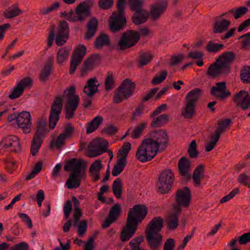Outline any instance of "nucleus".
I'll use <instances>...</instances> for the list:
<instances>
[{"label":"nucleus","mask_w":250,"mask_h":250,"mask_svg":"<svg viewBox=\"0 0 250 250\" xmlns=\"http://www.w3.org/2000/svg\"><path fill=\"white\" fill-rule=\"evenodd\" d=\"M145 105L143 103H140L135 110L132 112V119L137 120L143 114L144 110Z\"/></svg>","instance_id":"13d9d810"},{"label":"nucleus","mask_w":250,"mask_h":250,"mask_svg":"<svg viewBox=\"0 0 250 250\" xmlns=\"http://www.w3.org/2000/svg\"><path fill=\"white\" fill-rule=\"evenodd\" d=\"M90 15V7L84 2L79 4L75 9V12L71 10L69 13L61 12V17L71 22H83Z\"/></svg>","instance_id":"423d86ee"},{"label":"nucleus","mask_w":250,"mask_h":250,"mask_svg":"<svg viewBox=\"0 0 250 250\" xmlns=\"http://www.w3.org/2000/svg\"><path fill=\"white\" fill-rule=\"evenodd\" d=\"M104 119L101 116L95 117L88 124L86 129L87 134L92 133L95 131L103 122Z\"/></svg>","instance_id":"79ce46f5"},{"label":"nucleus","mask_w":250,"mask_h":250,"mask_svg":"<svg viewBox=\"0 0 250 250\" xmlns=\"http://www.w3.org/2000/svg\"><path fill=\"white\" fill-rule=\"evenodd\" d=\"M125 3V0H118L117 10L114 12L110 17L109 28L113 32L123 30L126 26L124 10Z\"/></svg>","instance_id":"39448f33"},{"label":"nucleus","mask_w":250,"mask_h":250,"mask_svg":"<svg viewBox=\"0 0 250 250\" xmlns=\"http://www.w3.org/2000/svg\"><path fill=\"white\" fill-rule=\"evenodd\" d=\"M223 66L224 65H221V63H217L216 61L209 66L207 75L213 78H216L221 73H228L229 72L225 70Z\"/></svg>","instance_id":"7c9ffc66"},{"label":"nucleus","mask_w":250,"mask_h":250,"mask_svg":"<svg viewBox=\"0 0 250 250\" xmlns=\"http://www.w3.org/2000/svg\"><path fill=\"white\" fill-rule=\"evenodd\" d=\"M168 121V115L167 114H162L157 117L152 121L150 126L153 128L162 126Z\"/></svg>","instance_id":"c03bdc74"},{"label":"nucleus","mask_w":250,"mask_h":250,"mask_svg":"<svg viewBox=\"0 0 250 250\" xmlns=\"http://www.w3.org/2000/svg\"><path fill=\"white\" fill-rule=\"evenodd\" d=\"M164 224L163 218L160 216L153 218L146 229V239L151 250H157L160 245L162 236L159 233Z\"/></svg>","instance_id":"7ed1b4c3"},{"label":"nucleus","mask_w":250,"mask_h":250,"mask_svg":"<svg viewBox=\"0 0 250 250\" xmlns=\"http://www.w3.org/2000/svg\"><path fill=\"white\" fill-rule=\"evenodd\" d=\"M128 98L129 97H126V94L122 89H120V87L115 91V95L113 97L114 103L119 104Z\"/></svg>","instance_id":"603ef678"},{"label":"nucleus","mask_w":250,"mask_h":250,"mask_svg":"<svg viewBox=\"0 0 250 250\" xmlns=\"http://www.w3.org/2000/svg\"><path fill=\"white\" fill-rule=\"evenodd\" d=\"M148 138L158 149L161 150H164L166 148L168 142V135L164 129L150 132Z\"/></svg>","instance_id":"dca6fc26"},{"label":"nucleus","mask_w":250,"mask_h":250,"mask_svg":"<svg viewBox=\"0 0 250 250\" xmlns=\"http://www.w3.org/2000/svg\"><path fill=\"white\" fill-rule=\"evenodd\" d=\"M224 48V45L222 43H215L212 41H209L206 46L208 52L217 53Z\"/></svg>","instance_id":"a18cd8bd"},{"label":"nucleus","mask_w":250,"mask_h":250,"mask_svg":"<svg viewBox=\"0 0 250 250\" xmlns=\"http://www.w3.org/2000/svg\"><path fill=\"white\" fill-rule=\"evenodd\" d=\"M134 11L135 12L132 16V21L135 25L143 24L147 21L149 18L148 11L144 8Z\"/></svg>","instance_id":"bb28decb"},{"label":"nucleus","mask_w":250,"mask_h":250,"mask_svg":"<svg viewBox=\"0 0 250 250\" xmlns=\"http://www.w3.org/2000/svg\"><path fill=\"white\" fill-rule=\"evenodd\" d=\"M120 89H122L126 94V97L129 98L132 95L135 88V83L131 81L129 79H125L119 86Z\"/></svg>","instance_id":"f704fd0d"},{"label":"nucleus","mask_w":250,"mask_h":250,"mask_svg":"<svg viewBox=\"0 0 250 250\" xmlns=\"http://www.w3.org/2000/svg\"><path fill=\"white\" fill-rule=\"evenodd\" d=\"M167 0H158L150 5L149 16L152 21H158L165 13L167 7Z\"/></svg>","instance_id":"f3484780"},{"label":"nucleus","mask_w":250,"mask_h":250,"mask_svg":"<svg viewBox=\"0 0 250 250\" xmlns=\"http://www.w3.org/2000/svg\"><path fill=\"white\" fill-rule=\"evenodd\" d=\"M69 31L68 23L65 21H61L58 27L56 35L69 36Z\"/></svg>","instance_id":"5fc2aeb1"},{"label":"nucleus","mask_w":250,"mask_h":250,"mask_svg":"<svg viewBox=\"0 0 250 250\" xmlns=\"http://www.w3.org/2000/svg\"><path fill=\"white\" fill-rule=\"evenodd\" d=\"M126 165V161L118 159L116 165L113 168L112 175L113 176H117L119 175L123 171Z\"/></svg>","instance_id":"8fccbe9b"},{"label":"nucleus","mask_w":250,"mask_h":250,"mask_svg":"<svg viewBox=\"0 0 250 250\" xmlns=\"http://www.w3.org/2000/svg\"><path fill=\"white\" fill-rule=\"evenodd\" d=\"M100 61L98 55H92L87 58L83 62V66L81 69L82 75H84L87 71L93 69L94 66Z\"/></svg>","instance_id":"c756f323"},{"label":"nucleus","mask_w":250,"mask_h":250,"mask_svg":"<svg viewBox=\"0 0 250 250\" xmlns=\"http://www.w3.org/2000/svg\"><path fill=\"white\" fill-rule=\"evenodd\" d=\"M130 149V143L128 142L124 143L118 152L117 157L118 159L126 162V157Z\"/></svg>","instance_id":"49530a36"},{"label":"nucleus","mask_w":250,"mask_h":250,"mask_svg":"<svg viewBox=\"0 0 250 250\" xmlns=\"http://www.w3.org/2000/svg\"><path fill=\"white\" fill-rule=\"evenodd\" d=\"M22 13L21 10L19 8L17 4L12 5L8 10L3 13L4 17L7 19H11L18 16Z\"/></svg>","instance_id":"37998d69"},{"label":"nucleus","mask_w":250,"mask_h":250,"mask_svg":"<svg viewBox=\"0 0 250 250\" xmlns=\"http://www.w3.org/2000/svg\"><path fill=\"white\" fill-rule=\"evenodd\" d=\"M202 92L201 89L195 88L187 93L185 99L184 107L181 111V115L184 118L189 119L193 117L195 113L196 104Z\"/></svg>","instance_id":"20e7f679"},{"label":"nucleus","mask_w":250,"mask_h":250,"mask_svg":"<svg viewBox=\"0 0 250 250\" xmlns=\"http://www.w3.org/2000/svg\"><path fill=\"white\" fill-rule=\"evenodd\" d=\"M105 89L109 91L114 87V79L112 73L108 72L105 81Z\"/></svg>","instance_id":"4d7b16f0"},{"label":"nucleus","mask_w":250,"mask_h":250,"mask_svg":"<svg viewBox=\"0 0 250 250\" xmlns=\"http://www.w3.org/2000/svg\"><path fill=\"white\" fill-rule=\"evenodd\" d=\"M0 149L16 153L20 152L21 148L19 138L14 135L4 137L0 142Z\"/></svg>","instance_id":"a211bd4d"},{"label":"nucleus","mask_w":250,"mask_h":250,"mask_svg":"<svg viewBox=\"0 0 250 250\" xmlns=\"http://www.w3.org/2000/svg\"><path fill=\"white\" fill-rule=\"evenodd\" d=\"M175 242L173 238H169L166 241L163 247L164 250H174Z\"/></svg>","instance_id":"774afa93"},{"label":"nucleus","mask_w":250,"mask_h":250,"mask_svg":"<svg viewBox=\"0 0 250 250\" xmlns=\"http://www.w3.org/2000/svg\"><path fill=\"white\" fill-rule=\"evenodd\" d=\"M122 209L120 204H116L112 206L109 210L108 215L102 224L103 229L108 228L111 224L116 222L121 213Z\"/></svg>","instance_id":"412c9836"},{"label":"nucleus","mask_w":250,"mask_h":250,"mask_svg":"<svg viewBox=\"0 0 250 250\" xmlns=\"http://www.w3.org/2000/svg\"><path fill=\"white\" fill-rule=\"evenodd\" d=\"M137 227V225L126 220V225L121 232V240L122 242L129 240L135 233Z\"/></svg>","instance_id":"393cba45"},{"label":"nucleus","mask_w":250,"mask_h":250,"mask_svg":"<svg viewBox=\"0 0 250 250\" xmlns=\"http://www.w3.org/2000/svg\"><path fill=\"white\" fill-rule=\"evenodd\" d=\"M191 199V191L188 187L178 189L175 194V204L173 207V210L181 213L182 207L188 208L189 206Z\"/></svg>","instance_id":"1a4fd4ad"},{"label":"nucleus","mask_w":250,"mask_h":250,"mask_svg":"<svg viewBox=\"0 0 250 250\" xmlns=\"http://www.w3.org/2000/svg\"><path fill=\"white\" fill-rule=\"evenodd\" d=\"M174 179V174L170 169L162 171L157 183V187L159 192L165 194L170 190Z\"/></svg>","instance_id":"9b49d317"},{"label":"nucleus","mask_w":250,"mask_h":250,"mask_svg":"<svg viewBox=\"0 0 250 250\" xmlns=\"http://www.w3.org/2000/svg\"><path fill=\"white\" fill-rule=\"evenodd\" d=\"M180 214V213L175 211L167 216L166 221L168 229L174 230L177 228L179 224L178 216Z\"/></svg>","instance_id":"e433bc0d"},{"label":"nucleus","mask_w":250,"mask_h":250,"mask_svg":"<svg viewBox=\"0 0 250 250\" xmlns=\"http://www.w3.org/2000/svg\"><path fill=\"white\" fill-rule=\"evenodd\" d=\"M167 73L166 70H163L161 72V75L159 76L155 77L151 81V83L153 85H157L163 82L167 77Z\"/></svg>","instance_id":"052dcab7"},{"label":"nucleus","mask_w":250,"mask_h":250,"mask_svg":"<svg viewBox=\"0 0 250 250\" xmlns=\"http://www.w3.org/2000/svg\"><path fill=\"white\" fill-rule=\"evenodd\" d=\"M190 165V161L186 157H182L178 162L179 174L186 180H189L191 178Z\"/></svg>","instance_id":"b1692460"},{"label":"nucleus","mask_w":250,"mask_h":250,"mask_svg":"<svg viewBox=\"0 0 250 250\" xmlns=\"http://www.w3.org/2000/svg\"><path fill=\"white\" fill-rule=\"evenodd\" d=\"M237 242L240 245H246L250 242V232L245 233L238 237L232 239L228 245L231 248V250H240L239 249L234 248Z\"/></svg>","instance_id":"72a5a7b5"},{"label":"nucleus","mask_w":250,"mask_h":250,"mask_svg":"<svg viewBox=\"0 0 250 250\" xmlns=\"http://www.w3.org/2000/svg\"><path fill=\"white\" fill-rule=\"evenodd\" d=\"M85 54L86 47L83 45H80L75 50L70 61L69 73L71 75L74 73Z\"/></svg>","instance_id":"6ab92c4d"},{"label":"nucleus","mask_w":250,"mask_h":250,"mask_svg":"<svg viewBox=\"0 0 250 250\" xmlns=\"http://www.w3.org/2000/svg\"><path fill=\"white\" fill-rule=\"evenodd\" d=\"M237 182L242 186L250 188V176L245 173H242L238 176Z\"/></svg>","instance_id":"6e6d98bb"},{"label":"nucleus","mask_w":250,"mask_h":250,"mask_svg":"<svg viewBox=\"0 0 250 250\" xmlns=\"http://www.w3.org/2000/svg\"><path fill=\"white\" fill-rule=\"evenodd\" d=\"M46 127L45 119H41L38 122V128L32 141L30 151L33 156L36 154L41 147L45 136Z\"/></svg>","instance_id":"6e6552de"},{"label":"nucleus","mask_w":250,"mask_h":250,"mask_svg":"<svg viewBox=\"0 0 250 250\" xmlns=\"http://www.w3.org/2000/svg\"><path fill=\"white\" fill-rule=\"evenodd\" d=\"M147 212L148 209L145 205H135L129 209L126 220L138 226L139 223L145 219Z\"/></svg>","instance_id":"4468645a"},{"label":"nucleus","mask_w":250,"mask_h":250,"mask_svg":"<svg viewBox=\"0 0 250 250\" xmlns=\"http://www.w3.org/2000/svg\"><path fill=\"white\" fill-rule=\"evenodd\" d=\"M239 192V189L238 188H234L228 195H227L223 197L220 201V203L221 204H223L228 201H229L230 199L233 198L236 194H238Z\"/></svg>","instance_id":"680f3d73"},{"label":"nucleus","mask_w":250,"mask_h":250,"mask_svg":"<svg viewBox=\"0 0 250 250\" xmlns=\"http://www.w3.org/2000/svg\"><path fill=\"white\" fill-rule=\"evenodd\" d=\"M249 93L245 90H241L236 93L234 96L233 101L238 107H241L246 110L249 107Z\"/></svg>","instance_id":"a878e982"},{"label":"nucleus","mask_w":250,"mask_h":250,"mask_svg":"<svg viewBox=\"0 0 250 250\" xmlns=\"http://www.w3.org/2000/svg\"><path fill=\"white\" fill-rule=\"evenodd\" d=\"M140 33L137 31L127 30L123 34L118 42L121 50H125L134 46L140 40Z\"/></svg>","instance_id":"ddd939ff"},{"label":"nucleus","mask_w":250,"mask_h":250,"mask_svg":"<svg viewBox=\"0 0 250 250\" xmlns=\"http://www.w3.org/2000/svg\"><path fill=\"white\" fill-rule=\"evenodd\" d=\"M136 157L139 161L145 163L151 161L155 157L151 154L150 151H147L144 147L139 146L136 152Z\"/></svg>","instance_id":"c9c22d12"},{"label":"nucleus","mask_w":250,"mask_h":250,"mask_svg":"<svg viewBox=\"0 0 250 250\" xmlns=\"http://www.w3.org/2000/svg\"><path fill=\"white\" fill-rule=\"evenodd\" d=\"M113 3V0H100L98 4L101 9L107 10L112 7Z\"/></svg>","instance_id":"338daca9"},{"label":"nucleus","mask_w":250,"mask_h":250,"mask_svg":"<svg viewBox=\"0 0 250 250\" xmlns=\"http://www.w3.org/2000/svg\"><path fill=\"white\" fill-rule=\"evenodd\" d=\"M216 86L211 87L210 93L220 100H224L230 95V92L227 90L226 83L225 82H218Z\"/></svg>","instance_id":"5701e85b"},{"label":"nucleus","mask_w":250,"mask_h":250,"mask_svg":"<svg viewBox=\"0 0 250 250\" xmlns=\"http://www.w3.org/2000/svg\"><path fill=\"white\" fill-rule=\"evenodd\" d=\"M154 55L150 52L141 51L139 53L137 65L139 68L150 63Z\"/></svg>","instance_id":"2f4dec72"},{"label":"nucleus","mask_w":250,"mask_h":250,"mask_svg":"<svg viewBox=\"0 0 250 250\" xmlns=\"http://www.w3.org/2000/svg\"><path fill=\"white\" fill-rule=\"evenodd\" d=\"M72 211V202L71 200H67L64 204L63 207L64 215L65 219H68Z\"/></svg>","instance_id":"0e129e2a"},{"label":"nucleus","mask_w":250,"mask_h":250,"mask_svg":"<svg viewBox=\"0 0 250 250\" xmlns=\"http://www.w3.org/2000/svg\"><path fill=\"white\" fill-rule=\"evenodd\" d=\"M140 146L144 147V149L146 151H150L151 154H152L154 157L157 155L159 150L149 138L144 139Z\"/></svg>","instance_id":"ea45409f"},{"label":"nucleus","mask_w":250,"mask_h":250,"mask_svg":"<svg viewBox=\"0 0 250 250\" xmlns=\"http://www.w3.org/2000/svg\"><path fill=\"white\" fill-rule=\"evenodd\" d=\"M17 124L25 134L29 133L31 131L32 122L29 112L23 111L18 115Z\"/></svg>","instance_id":"aec40b11"},{"label":"nucleus","mask_w":250,"mask_h":250,"mask_svg":"<svg viewBox=\"0 0 250 250\" xmlns=\"http://www.w3.org/2000/svg\"><path fill=\"white\" fill-rule=\"evenodd\" d=\"M230 24V21L225 19L216 21L213 23V32L216 34L223 33L228 30Z\"/></svg>","instance_id":"473e14b6"},{"label":"nucleus","mask_w":250,"mask_h":250,"mask_svg":"<svg viewBox=\"0 0 250 250\" xmlns=\"http://www.w3.org/2000/svg\"><path fill=\"white\" fill-rule=\"evenodd\" d=\"M235 54L232 52H227L223 54L217 59V62L224 65L225 70L229 73L230 70L229 63L235 59Z\"/></svg>","instance_id":"c85d7f7f"},{"label":"nucleus","mask_w":250,"mask_h":250,"mask_svg":"<svg viewBox=\"0 0 250 250\" xmlns=\"http://www.w3.org/2000/svg\"><path fill=\"white\" fill-rule=\"evenodd\" d=\"M240 79L244 83H250V66H244L240 72Z\"/></svg>","instance_id":"3c124183"},{"label":"nucleus","mask_w":250,"mask_h":250,"mask_svg":"<svg viewBox=\"0 0 250 250\" xmlns=\"http://www.w3.org/2000/svg\"><path fill=\"white\" fill-rule=\"evenodd\" d=\"M112 190L114 195L118 199L121 198L122 193V181L120 178H117L113 182Z\"/></svg>","instance_id":"09e8293b"},{"label":"nucleus","mask_w":250,"mask_h":250,"mask_svg":"<svg viewBox=\"0 0 250 250\" xmlns=\"http://www.w3.org/2000/svg\"><path fill=\"white\" fill-rule=\"evenodd\" d=\"M53 64V59L49 58L39 75V79L40 82L45 83L48 80L52 72Z\"/></svg>","instance_id":"cd10ccee"},{"label":"nucleus","mask_w":250,"mask_h":250,"mask_svg":"<svg viewBox=\"0 0 250 250\" xmlns=\"http://www.w3.org/2000/svg\"><path fill=\"white\" fill-rule=\"evenodd\" d=\"M231 124V120L229 118L221 120L218 122V127L215 131L210 135V141L206 144L205 151L206 152L211 151L215 147L221 134L225 132Z\"/></svg>","instance_id":"0eeeda50"},{"label":"nucleus","mask_w":250,"mask_h":250,"mask_svg":"<svg viewBox=\"0 0 250 250\" xmlns=\"http://www.w3.org/2000/svg\"><path fill=\"white\" fill-rule=\"evenodd\" d=\"M146 123L140 124L138 125L134 129L132 134L131 138L133 139L138 138L142 133L143 130L146 128Z\"/></svg>","instance_id":"bf43d9fd"},{"label":"nucleus","mask_w":250,"mask_h":250,"mask_svg":"<svg viewBox=\"0 0 250 250\" xmlns=\"http://www.w3.org/2000/svg\"><path fill=\"white\" fill-rule=\"evenodd\" d=\"M110 41L108 36L105 34H101L96 39L95 41V46L97 48L101 49L104 46L108 45Z\"/></svg>","instance_id":"de8ad7c7"},{"label":"nucleus","mask_w":250,"mask_h":250,"mask_svg":"<svg viewBox=\"0 0 250 250\" xmlns=\"http://www.w3.org/2000/svg\"><path fill=\"white\" fill-rule=\"evenodd\" d=\"M204 167V165H199L193 171L192 179L196 187H199L201 186V180L203 178L205 172Z\"/></svg>","instance_id":"58836bf2"},{"label":"nucleus","mask_w":250,"mask_h":250,"mask_svg":"<svg viewBox=\"0 0 250 250\" xmlns=\"http://www.w3.org/2000/svg\"><path fill=\"white\" fill-rule=\"evenodd\" d=\"M128 4L132 10L143 8V0H129Z\"/></svg>","instance_id":"e2e57ef3"},{"label":"nucleus","mask_w":250,"mask_h":250,"mask_svg":"<svg viewBox=\"0 0 250 250\" xmlns=\"http://www.w3.org/2000/svg\"><path fill=\"white\" fill-rule=\"evenodd\" d=\"M98 21L95 18L90 19L87 23V32L85 38L86 39H90L93 37L97 30Z\"/></svg>","instance_id":"4c0bfd02"},{"label":"nucleus","mask_w":250,"mask_h":250,"mask_svg":"<svg viewBox=\"0 0 250 250\" xmlns=\"http://www.w3.org/2000/svg\"><path fill=\"white\" fill-rule=\"evenodd\" d=\"M74 204L73 212V226L78 227V233L80 236H83L87 229V221L85 220H82L78 225L80 218L82 216V212L80 208V201L75 197H72Z\"/></svg>","instance_id":"f8f14e48"},{"label":"nucleus","mask_w":250,"mask_h":250,"mask_svg":"<svg viewBox=\"0 0 250 250\" xmlns=\"http://www.w3.org/2000/svg\"><path fill=\"white\" fill-rule=\"evenodd\" d=\"M98 86L99 83L96 78L90 79L87 82L83 90L84 95L82 96L83 105L84 108H88L91 105L95 94L99 91Z\"/></svg>","instance_id":"9d476101"},{"label":"nucleus","mask_w":250,"mask_h":250,"mask_svg":"<svg viewBox=\"0 0 250 250\" xmlns=\"http://www.w3.org/2000/svg\"><path fill=\"white\" fill-rule=\"evenodd\" d=\"M86 164L81 159L72 158L65 162L64 170L72 171L66 182V185L69 189H75L81 185V180L85 176Z\"/></svg>","instance_id":"f03ea898"},{"label":"nucleus","mask_w":250,"mask_h":250,"mask_svg":"<svg viewBox=\"0 0 250 250\" xmlns=\"http://www.w3.org/2000/svg\"><path fill=\"white\" fill-rule=\"evenodd\" d=\"M188 152L190 158L195 159L198 157L199 153L197 149V144L195 140H192L190 143Z\"/></svg>","instance_id":"864d4df0"},{"label":"nucleus","mask_w":250,"mask_h":250,"mask_svg":"<svg viewBox=\"0 0 250 250\" xmlns=\"http://www.w3.org/2000/svg\"><path fill=\"white\" fill-rule=\"evenodd\" d=\"M32 80L29 77H26L22 79L14 88L11 93L9 95V98L14 100L20 97L23 93L24 89L31 85Z\"/></svg>","instance_id":"4be33fe9"},{"label":"nucleus","mask_w":250,"mask_h":250,"mask_svg":"<svg viewBox=\"0 0 250 250\" xmlns=\"http://www.w3.org/2000/svg\"><path fill=\"white\" fill-rule=\"evenodd\" d=\"M248 11V8L246 7H239L236 9H234V18L238 19L244 15Z\"/></svg>","instance_id":"69168bd1"},{"label":"nucleus","mask_w":250,"mask_h":250,"mask_svg":"<svg viewBox=\"0 0 250 250\" xmlns=\"http://www.w3.org/2000/svg\"><path fill=\"white\" fill-rule=\"evenodd\" d=\"M64 96H58L56 97L53 104L51 105L49 116V127L50 129L55 128L60 119L61 113L63 98L66 101L64 105L65 117L68 120L74 117V113L77 109L80 102V97L76 94V87L71 86L64 90Z\"/></svg>","instance_id":"f257e3e1"},{"label":"nucleus","mask_w":250,"mask_h":250,"mask_svg":"<svg viewBox=\"0 0 250 250\" xmlns=\"http://www.w3.org/2000/svg\"><path fill=\"white\" fill-rule=\"evenodd\" d=\"M70 54V49L66 47L61 48L56 56L57 62L60 65H62L64 62L66 61L68 59V56Z\"/></svg>","instance_id":"a19ab883"},{"label":"nucleus","mask_w":250,"mask_h":250,"mask_svg":"<svg viewBox=\"0 0 250 250\" xmlns=\"http://www.w3.org/2000/svg\"><path fill=\"white\" fill-rule=\"evenodd\" d=\"M108 143L102 138L93 140L88 146L87 156L95 157L106 151Z\"/></svg>","instance_id":"2eb2a0df"}]
</instances>
